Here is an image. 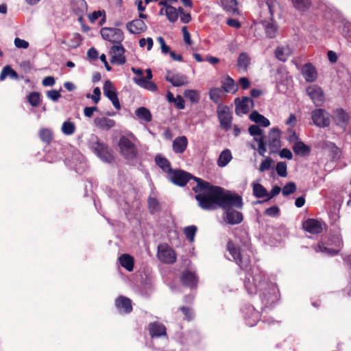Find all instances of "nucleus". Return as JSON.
Masks as SVG:
<instances>
[{
	"instance_id": "f257e3e1",
	"label": "nucleus",
	"mask_w": 351,
	"mask_h": 351,
	"mask_svg": "<svg viewBox=\"0 0 351 351\" xmlns=\"http://www.w3.org/2000/svg\"><path fill=\"white\" fill-rule=\"evenodd\" d=\"M197 186L193 188L198 194L195 199L199 206L205 210H212L218 206L228 209L231 207L241 208L243 200L240 195L230 191H224L221 188L211 186L208 182L199 178H195Z\"/></svg>"
},
{
	"instance_id": "f03ea898",
	"label": "nucleus",
	"mask_w": 351,
	"mask_h": 351,
	"mask_svg": "<svg viewBox=\"0 0 351 351\" xmlns=\"http://www.w3.org/2000/svg\"><path fill=\"white\" fill-rule=\"evenodd\" d=\"M131 70L135 75H137L133 78V81L136 85L152 92H155L157 90V85L152 81L153 75L151 69H146L145 71L147 75L145 77H143V71L142 69L132 67Z\"/></svg>"
},
{
	"instance_id": "7ed1b4c3",
	"label": "nucleus",
	"mask_w": 351,
	"mask_h": 351,
	"mask_svg": "<svg viewBox=\"0 0 351 351\" xmlns=\"http://www.w3.org/2000/svg\"><path fill=\"white\" fill-rule=\"evenodd\" d=\"M121 156L127 160H132L138 156V149L135 143L126 136H121L118 143Z\"/></svg>"
},
{
	"instance_id": "20e7f679",
	"label": "nucleus",
	"mask_w": 351,
	"mask_h": 351,
	"mask_svg": "<svg viewBox=\"0 0 351 351\" xmlns=\"http://www.w3.org/2000/svg\"><path fill=\"white\" fill-rule=\"evenodd\" d=\"M313 123L320 128L328 127L330 123V114L324 109L317 108L311 112Z\"/></svg>"
},
{
	"instance_id": "39448f33",
	"label": "nucleus",
	"mask_w": 351,
	"mask_h": 351,
	"mask_svg": "<svg viewBox=\"0 0 351 351\" xmlns=\"http://www.w3.org/2000/svg\"><path fill=\"white\" fill-rule=\"evenodd\" d=\"M157 256L160 261L167 264H172L176 260L175 252L171 247L166 244L158 245Z\"/></svg>"
},
{
	"instance_id": "423d86ee",
	"label": "nucleus",
	"mask_w": 351,
	"mask_h": 351,
	"mask_svg": "<svg viewBox=\"0 0 351 351\" xmlns=\"http://www.w3.org/2000/svg\"><path fill=\"white\" fill-rule=\"evenodd\" d=\"M248 131L250 135L254 136V141L258 143L257 151L258 154L264 156L266 152V147L264 142L263 131L256 125H251Z\"/></svg>"
},
{
	"instance_id": "0eeeda50",
	"label": "nucleus",
	"mask_w": 351,
	"mask_h": 351,
	"mask_svg": "<svg viewBox=\"0 0 351 351\" xmlns=\"http://www.w3.org/2000/svg\"><path fill=\"white\" fill-rule=\"evenodd\" d=\"M306 94L316 106H320L324 101V93L322 88L316 84L310 85L306 89Z\"/></svg>"
},
{
	"instance_id": "6e6552de",
	"label": "nucleus",
	"mask_w": 351,
	"mask_h": 351,
	"mask_svg": "<svg viewBox=\"0 0 351 351\" xmlns=\"http://www.w3.org/2000/svg\"><path fill=\"white\" fill-rule=\"evenodd\" d=\"M124 47L120 45H114L110 49V62L117 65H122L125 63L126 58Z\"/></svg>"
},
{
	"instance_id": "1a4fd4ad",
	"label": "nucleus",
	"mask_w": 351,
	"mask_h": 351,
	"mask_svg": "<svg viewBox=\"0 0 351 351\" xmlns=\"http://www.w3.org/2000/svg\"><path fill=\"white\" fill-rule=\"evenodd\" d=\"M100 32L103 38L112 43H119L123 39V32L119 29L104 27Z\"/></svg>"
},
{
	"instance_id": "9d476101",
	"label": "nucleus",
	"mask_w": 351,
	"mask_h": 351,
	"mask_svg": "<svg viewBox=\"0 0 351 351\" xmlns=\"http://www.w3.org/2000/svg\"><path fill=\"white\" fill-rule=\"evenodd\" d=\"M93 149L95 154L104 161L107 162L114 161V157L112 151L106 145L97 142L93 145Z\"/></svg>"
},
{
	"instance_id": "9b49d317",
	"label": "nucleus",
	"mask_w": 351,
	"mask_h": 351,
	"mask_svg": "<svg viewBox=\"0 0 351 351\" xmlns=\"http://www.w3.org/2000/svg\"><path fill=\"white\" fill-rule=\"evenodd\" d=\"M168 177L169 180L176 185L182 186L191 178V176L182 170L169 171Z\"/></svg>"
},
{
	"instance_id": "f8f14e48",
	"label": "nucleus",
	"mask_w": 351,
	"mask_h": 351,
	"mask_svg": "<svg viewBox=\"0 0 351 351\" xmlns=\"http://www.w3.org/2000/svg\"><path fill=\"white\" fill-rule=\"evenodd\" d=\"M160 4L164 6L161 8L159 14H165L168 20L171 23H174L175 21H176L180 13H181L183 11L182 8H181L176 9V8L171 5H167L166 1H160Z\"/></svg>"
},
{
	"instance_id": "ddd939ff",
	"label": "nucleus",
	"mask_w": 351,
	"mask_h": 351,
	"mask_svg": "<svg viewBox=\"0 0 351 351\" xmlns=\"http://www.w3.org/2000/svg\"><path fill=\"white\" fill-rule=\"evenodd\" d=\"M268 145L270 153H276L281 147L280 132L278 128H271L269 132Z\"/></svg>"
},
{
	"instance_id": "4468645a",
	"label": "nucleus",
	"mask_w": 351,
	"mask_h": 351,
	"mask_svg": "<svg viewBox=\"0 0 351 351\" xmlns=\"http://www.w3.org/2000/svg\"><path fill=\"white\" fill-rule=\"evenodd\" d=\"M104 94L112 103L114 107L119 110L121 104L117 95L116 89L110 81H106L104 85Z\"/></svg>"
},
{
	"instance_id": "2eb2a0df",
	"label": "nucleus",
	"mask_w": 351,
	"mask_h": 351,
	"mask_svg": "<svg viewBox=\"0 0 351 351\" xmlns=\"http://www.w3.org/2000/svg\"><path fill=\"white\" fill-rule=\"evenodd\" d=\"M236 113L239 115L247 114L254 106L253 100L249 97H243L242 99H237Z\"/></svg>"
},
{
	"instance_id": "dca6fc26",
	"label": "nucleus",
	"mask_w": 351,
	"mask_h": 351,
	"mask_svg": "<svg viewBox=\"0 0 351 351\" xmlns=\"http://www.w3.org/2000/svg\"><path fill=\"white\" fill-rule=\"evenodd\" d=\"M304 230L311 234H319L322 232L323 227L320 221L314 219H308L302 223Z\"/></svg>"
},
{
	"instance_id": "f3484780",
	"label": "nucleus",
	"mask_w": 351,
	"mask_h": 351,
	"mask_svg": "<svg viewBox=\"0 0 351 351\" xmlns=\"http://www.w3.org/2000/svg\"><path fill=\"white\" fill-rule=\"evenodd\" d=\"M217 112L221 126L226 130L228 129L230 127L232 121L229 108L225 106H219L218 107Z\"/></svg>"
},
{
	"instance_id": "a211bd4d",
	"label": "nucleus",
	"mask_w": 351,
	"mask_h": 351,
	"mask_svg": "<svg viewBox=\"0 0 351 351\" xmlns=\"http://www.w3.org/2000/svg\"><path fill=\"white\" fill-rule=\"evenodd\" d=\"M223 219L228 224H238L243 221V215L239 211L228 208L223 215Z\"/></svg>"
},
{
	"instance_id": "6ab92c4d",
	"label": "nucleus",
	"mask_w": 351,
	"mask_h": 351,
	"mask_svg": "<svg viewBox=\"0 0 351 351\" xmlns=\"http://www.w3.org/2000/svg\"><path fill=\"white\" fill-rule=\"evenodd\" d=\"M302 74L306 82H313L317 78L315 68L311 64H306L302 68Z\"/></svg>"
},
{
	"instance_id": "aec40b11",
	"label": "nucleus",
	"mask_w": 351,
	"mask_h": 351,
	"mask_svg": "<svg viewBox=\"0 0 351 351\" xmlns=\"http://www.w3.org/2000/svg\"><path fill=\"white\" fill-rule=\"evenodd\" d=\"M333 119L337 125L345 127L349 120L348 114L342 108H337L333 112Z\"/></svg>"
},
{
	"instance_id": "412c9836",
	"label": "nucleus",
	"mask_w": 351,
	"mask_h": 351,
	"mask_svg": "<svg viewBox=\"0 0 351 351\" xmlns=\"http://www.w3.org/2000/svg\"><path fill=\"white\" fill-rule=\"evenodd\" d=\"M165 79L173 86H181L188 83L186 76L180 74H173L171 72H167Z\"/></svg>"
},
{
	"instance_id": "4be33fe9",
	"label": "nucleus",
	"mask_w": 351,
	"mask_h": 351,
	"mask_svg": "<svg viewBox=\"0 0 351 351\" xmlns=\"http://www.w3.org/2000/svg\"><path fill=\"white\" fill-rule=\"evenodd\" d=\"M127 29L132 34H140L147 29V25L141 19H135L127 24Z\"/></svg>"
},
{
	"instance_id": "5701e85b",
	"label": "nucleus",
	"mask_w": 351,
	"mask_h": 351,
	"mask_svg": "<svg viewBox=\"0 0 351 351\" xmlns=\"http://www.w3.org/2000/svg\"><path fill=\"white\" fill-rule=\"evenodd\" d=\"M116 306L120 311L124 313H129L132 309L131 300L129 298L123 296L117 299Z\"/></svg>"
},
{
	"instance_id": "b1692460",
	"label": "nucleus",
	"mask_w": 351,
	"mask_h": 351,
	"mask_svg": "<svg viewBox=\"0 0 351 351\" xmlns=\"http://www.w3.org/2000/svg\"><path fill=\"white\" fill-rule=\"evenodd\" d=\"M188 141L185 136L176 138L173 142V149L176 153H182L187 147Z\"/></svg>"
},
{
	"instance_id": "393cba45",
	"label": "nucleus",
	"mask_w": 351,
	"mask_h": 351,
	"mask_svg": "<svg viewBox=\"0 0 351 351\" xmlns=\"http://www.w3.org/2000/svg\"><path fill=\"white\" fill-rule=\"evenodd\" d=\"M120 265L128 271L134 269V258L128 254H123L119 258Z\"/></svg>"
},
{
	"instance_id": "a878e982",
	"label": "nucleus",
	"mask_w": 351,
	"mask_h": 351,
	"mask_svg": "<svg viewBox=\"0 0 351 351\" xmlns=\"http://www.w3.org/2000/svg\"><path fill=\"white\" fill-rule=\"evenodd\" d=\"M96 127L102 130H109L114 126L115 122L112 119L106 117L97 118L94 121Z\"/></svg>"
},
{
	"instance_id": "bb28decb",
	"label": "nucleus",
	"mask_w": 351,
	"mask_h": 351,
	"mask_svg": "<svg viewBox=\"0 0 351 351\" xmlns=\"http://www.w3.org/2000/svg\"><path fill=\"white\" fill-rule=\"evenodd\" d=\"M232 159V155L230 150L226 149L223 150L217 159V165L219 167H226Z\"/></svg>"
},
{
	"instance_id": "cd10ccee",
	"label": "nucleus",
	"mask_w": 351,
	"mask_h": 351,
	"mask_svg": "<svg viewBox=\"0 0 351 351\" xmlns=\"http://www.w3.org/2000/svg\"><path fill=\"white\" fill-rule=\"evenodd\" d=\"M250 119L263 127H268L270 125L269 121L257 111H253L250 115Z\"/></svg>"
},
{
	"instance_id": "c85d7f7f",
	"label": "nucleus",
	"mask_w": 351,
	"mask_h": 351,
	"mask_svg": "<svg viewBox=\"0 0 351 351\" xmlns=\"http://www.w3.org/2000/svg\"><path fill=\"white\" fill-rule=\"evenodd\" d=\"M253 189V195L257 198L267 197H269V193L266 189L261 185L260 183L254 182L252 184Z\"/></svg>"
},
{
	"instance_id": "c756f323",
	"label": "nucleus",
	"mask_w": 351,
	"mask_h": 351,
	"mask_svg": "<svg viewBox=\"0 0 351 351\" xmlns=\"http://www.w3.org/2000/svg\"><path fill=\"white\" fill-rule=\"evenodd\" d=\"M262 24L265 29V33L267 37L271 38L276 36L278 28L272 19L269 21H264Z\"/></svg>"
},
{
	"instance_id": "7c9ffc66",
	"label": "nucleus",
	"mask_w": 351,
	"mask_h": 351,
	"mask_svg": "<svg viewBox=\"0 0 351 351\" xmlns=\"http://www.w3.org/2000/svg\"><path fill=\"white\" fill-rule=\"evenodd\" d=\"M89 21L97 23L99 25H102L106 21V12L104 10L93 12L89 15Z\"/></svg>"
},
{
	"instance_id": "2f4dec72",
	"label": "nucleus",
	"mask_w": 351,
	"mask_h": 351,
	"mask_svg": "<svg viewBox=\"0 0 351 351\" xmlns=\"http://www.w3.org/2000/svg\"><path fill=\"white\" fill-rule=\"evenodd\" d=\"M291 53L292 50L288 46L279 47L276 50V56L281 61H285Z\"/></svg>"
},
{
	"instance_id": "473e14b6",
	"label": "nucleus",
	"mask_w": 351,
	"mask_h": 351,
	"mask_svg": "<svg viewBox=\"0 0 351 351\" xmlns=\"http://www.w3.org/2000/svg\"><path fill=\"white\" fill-rule=\"evenodd\" d=\"M250 58L247 53H241L237 60V66L239 70L246 71L250 64Z\"/></svg>"
},
{
	"instance_id": "72a5a7b5",
	"label": "nucleus",
	"mask_w": 351,
	"mask_h": 351,
	"mask_svg": "<svg viewBox=\"0 0 351 351\" xmlns=\"http://www.w3.org/2000/svg\"><path fill=\"white\" fill-rule=\"evenodd\" d=\"M182 282L187 286L193 287L197 283V278L194 273L189 271H184L181 277Z\"/></svg>"
},
{
	"instance_id": "f704fd0d",
	"label": "nucleus",
	"mask_w": 351,
	"mask_h": 351,
	"mask_svg": "<svg viewBox=\"0 0 351 351\" xmlns=\"http://www.w3.org/2000/svg\"><path fill=\"white\" fill-rule=\"evenodd\" d=\"M149 332L152 337L162 336L166 334V328L162 324L154 323L149 326Z\"/></svg>"
},
{
	"instance_id": "c9c22d12",
	"label": "nucleus",
	"mask_w": 351,
	"mask_h": 351,
	"mask_svg": "<svg viewBox=\"0 0 351 351\" xmlns=\"http://www.w3.org/2000/svg\"><path fill=\"white\" fill-rule=\"evenodd\" d=\"M223 88L228 93H234L238 87L236 82L230 77H226L223 81Z\"/></svg>"
},
{
	"instance_id": "e433bc0d",
	"label": "nucleus",
	"mask_w": 351,
	"mask_h": 351,
	"mask_svg": "<svg viewBox=\"0 0 351 351\" xmlns=\"http://www.w3.org/2000/svg\"><path fill=\"white\" fill-rule=\"evenodd\" d=\"M293 149L295 154L301 156L307 155L310 152V148L301 141L295 142Z\"/></svg>"
},
{
	"instance_id": "4c0bfd02",
	"label": "nucleus",
	"mask_w": 351,
	"mask_h": 351,
	"mask_svg": "<svg viewBox=\"0 0 351 351\" xmlns=\"http://www.w3.org/2000/svg\"><path fill=\"white\" fill-rule=\"evenodd\" d=\"M39 137L46 144H50L53 141V132L50 129L42 128L39 131Z\"/></svg>"
},
{
	"instance_id": "58836bf2",
	"label": "nucleus",
	"mask_w": 351,
	"mask_h": 351,
	"mask_svg": "<svg viewBox=\"0 0 351 351\" xmlns=\"http://www.w3.org/2000/svg\"><path fill=\"white\" fill-rule=\"evenodd\" d=\"M183 95L186 99H187L192 103L197 104L199 101V93L196 90L187 89L184 90Z\"/></svg>"
},
{
	"instance_id": "ea45409f",
	"label": "nucleus",
	"mask_w": 351,
	"mask_h": 351,
	"mask_svg": "<svg viewBox=\"0 0 351 351\" xmlns=\"http://www.w3.org/2000/svg\"><path fill=\"white\" fill-rule=\"evenodd\" d=\"M7 76L16 79L18 77V73L12 69L10 65L5 66L0 74V81H3Z\"/></svg>"
},
{
	"instance_id": "a19ab883",
	"label": "nucleus",
	"mask_w": 351,
	"mask_h": 351,
	"mask_svg": "<svg viewBox=\"0 0 351 351\" xmlns=\"http://www.w3.org/2000/svg\"><path fill=\"white\" fill-rule=\"evenodd\" d=\"M27 101L33 107H38L41 102V94L39 92H31L27 96Z\"/></svg>"
},
{
	"instance_id": "79ce46f5",
	"label": "nucleus",
	"mask_w": 351,
	"mask_h": 351,
	"mask_svg": "<svg viewBox=\"0 0 351 351\" xmlns=\"http://www.w3.org/2000/svg\"><path fill=\"white\" fill-rule=\"evenodd\" d=\"M135 114L138 119L144 120L147 122L150 121L152 119V114L150 111L145 107H141L136 109Z\"/></svg>"
},
{
	"instance_id": "37998d69",
	"label": "nucleus",
	"mask_w": 351,
	"mask_h": 351,
	"mask_svg": "<svg viewBox=\"0 0 351 351\" xmlns=\"http://www.w3.org/2000/svg\"><path fill=\"white\" fill-rule=\"evenodd\" d=\"M224 9L232 14L238 13L237 3L236 0H222Z\"/></svg>"
},
{
	"instance_id": "c03bdc74",
	"label": "nucleus",
	"mask_w": 351,
	"mask_h": 351,
	"mask_svg": "<svg viewBox=\"0 0 351 351\" xmlns=\"http://www.w3.org/2000/svg\"><path fill=\"white\" fill-rule=\"evenodd\" d=\"M228 250L230 254L232 256L234 260L239 264H241V259L240 258V251L232 241H229L228 243Z\"/></svg>"
},
{
	"instance_id": "a18cd8bd",
	"label": "nucleus",
	"mask_w": 351,
	"mask_h": 351,
	"mask_svg": "<svg viewBox=\"0 0 351 351\" xmlns=\"http://www.w3.org/2000/svg\"><path fill=\"white\" fill-rule=\"evenodd\" d=\"M278 3L275 0H267L264 5V8L267 9L270 14L271 19H272L274 13L278 10Z\"/></svg>"
},
{
	"instance_id": "49530a36",
	"label": "nucleus",
	"mask_w": 351,
	"mask_h": 351,
	"mask_svg": "<svg viewBox=\"0 0 351 351\" xmlns=\"http://www.w3.org/2000/svg\"><path fill=\"white\" fill-rule=\"evenodd\" d=\"M156 164L164 171L169 173L171 171L169 162L165 158L157 156L155 158Z\"/></svg>"
},
{
	"instance_id": "de8ad7c7",
	"label": "nucleus",
	"mask_w": 351,
	"mask_h": 351,
	"mask_svg": "<svg viewBox=\"0 0 351 351\" xmlns=\"http://www.w3.org/2000/svg\"><path fill=\"white\" fill-rule=\"evenodd\" d=\"M293 6L300 11H305L311 6L309 0H291Z\"/></svg>"
},
{
	"instance_id": "09e8293b",
	"label": "nucleus",
	"mask_w": 351,
	"mask_h": 351,
	"mask_svg": "<svg viewBox=\"0 0 351 351\" xmlns=\"http://www.w3.org/2000/svg\"><path fill=\"white\" fill-rule=\"evenodd\" d=\"M75 127L73 122L66 121L62 125V132L66 135H71L75 132Z\"/></svg>"
},
{
	"instance_id": "8fccbe9b",
	"label": "nucleus",
	"mask_w": 351,
	"mask_h": 351,
	"mask_svg": "<svg viewBox=\"0 0 351 351\" xmlns=\"http://www.w3.org/2000/svg\"><path fill=\"white\" fill-rule=\"evenodd\" d=\"M197 232V227L195 226H187L184 229V232L186 238L191 241H194V237Z\"/></svg>"
},
{
	"instance_id": "3c124183",
	"label": "nucleus",
	"mask_w": 351,
	"mask_h": 351,
	"mask_svg": "<svg viewBox=\"0 0 351 351\" xmlns=\"http://www.w3.org/2000/svg\"><path fill=\"white\" fill-rule=\"evenodd\" d=\"M327 147L328 149V151L332 154V157L334 158H339L341 155V150L340 148L337 147L334 143H329L327 145Z\"/></svg>"
},
{
	"instance_id": "603ef678",
	"label": "nucleus",
	"mask_w": 351,
	"mask_h": 351,
	"mask_svg": "<svg viewBox=\"0 0 351 351\" xmlns=\"http://www.w3.org/2000/svg\"><path fill=\"white\" fill-rule=\"evenodd\" d=\"M222 95V90L219 88H213L209 93L210 99L215 103H217Z\"/></svg>"
},
{
	"instance_id": "864d4df0",
	"label": "nucleus",
	"mask_w": 351,
	"mask_h": 351,
	"mask_svg": "<svg viewBox=\"0 0 351 351\" xmlns=\"http://www.w3.org/2000/svg\"><path fill=\"white\" fill-rule=\"evenodd\" d=\"M296 191V185L294 182L287 183L282 189V195L285 196L293 193Z\"/></svg>"
},
{
	"instance_id": "5fc2aeb1",
	"label": "nucleus",
	"mask_w": 351,
	"mask_h": 351,
	"mask_svg": "<svg viewBox=\"0 0 351 351\" xmlns=\"http://www.w3.org/2000/svg\"><path fill=\"white\" fill-rule=\"evenodd\" d=\"M274 163V160L271 158L267 157L263 160L258 169L261 172L269 170L273 166Z\"/></svg>"
},
{
	"instance_id": "6e6d98bb",
	"label": "nucleus",
	"mask_w": 351,
	"mask_h": 351,
	"mask_svg": "<svg viewBox=\"0 0 351 351\" xmlns=\"http://www.w3.org/2000/svg\"><path fill=\"white\" fill-rule=\"evenodd\" d=\"M276 172L278 176L281 177H286L287 175V164L285 162H279L276 165Z\"/></svg>"
},
{
	"instance_id": "4d7b16f0",
	"label": "nucleus",
	"mask_w": 351,
	"mask_h": 351,
	"mask_svg": "<svg viewBox=\"0 0 351 351\" xmlns=\"http://www.w3.org/2000/svg\"><path fill=\"white\" fill-rule=\"evenodd\" d=\"M61 90L62 88H60L59 90L52 89L48 90L46 93V95L49 99L52 100L53 101H57L61 97V95L60 93Z\"/></svg>"
},
{
	"instance_id": "13d9d810",
	"label": "nucleus",
	"mask_w": 351,
	"mask_h": 351,
	"mask_svg": "<svg viewBox=\"0 0 351 351\" xmlns=\"http://www.w3.org/2000/svg\"><path fill=\"white\" fill-rule=\"evenodd\" d=\"M153 40L151 38H141L139 40V45L141 47H144L145 45H147V49L148 51L151 50L152 46H153Z\"/></svg>"
},
{
	"instance_id": "bf43d9fd",
	"label": "nucleus",
	"mask_w": 351,
	"mask_h": 351,
	"mask_svg": "<svg viewBox=\"0 0 351 351\" xmlns=\"http://www.w3.org/2000/svg\"><path fill=\"white\" fill-rule=\"evenodd\" d=\"M14 45L17 48L27 49L29 47V43L19 38L14 39Z\"/></svg>"
},
{
	"instance_id": "052dcab7",
	"label": "nucleus",
	"mask_w": 351,
	"mask_h": 351,
	"mask_svg": "<svg viewBox=\"0 0 351 351\" xmlns=\"http://www.w3.org/2000/svg\"><path fill=\"white\" fill-rule=\"evenodd\" d=\"M280 210L278 206H272L265 210V213L271 217H276L278 215Z\"/></svg>"
},
{
	"instance_id": "680f3d73",
	"label": "nucleus",
	"mask_w": 351,
	"mask_h": 351,
	"mask_svg": "<svg viewBox=\"0 0 351 351\" xmlns=\"http://www.w3.org/2000/svg\"><path fill=\"white\" fill-rule=\"evenodd\" d=\"M149 206L152 212H155L158 210L159 205L156 199L151 197L149 199Z\"/></svg>"
},
{
	"instance_id": "e2e57ef3",
	"label": "nucleus",
	"mask_w": 351,
	"mask_h": 351,
	"mask_svg": "<svg viewBox=\"0 0 351 351\" xmlns=\"http://www.w3.org/2000/svg\"><path fill=\"white\" fill-rule=\"evenodd\" d=\"M182 33H183V38L186 44L188 45H192V40L191 39V36L189 32L187 31L186 27H183L182 29Z\"/></svg>"
},
{
	"instance_id": "0e129e2a",
	"label": "nucleus",
	"mask_w": 351,
	"mask_h": 351,
	"mask_svg": "<svg viewBox=\"0 0 351 351\" xmlns=\"http://www.w3.org/2000/svg\"><path fill=\"white\" fill-rule=\"evenodd\" d=\"M56 80L53 76H47L42 81V84L44 86H52L55 84Z\"/></svg>"
},
{
	"instance_id": "69168bd1",
	"label": "nucleus",
	"mask_w": 351,
	"mask_h": 351,
	"mask_svg": "<svg viewBox=\"0 0 351 351\" xmlns=\"http://www.w3.org/2000/svg\"><path fill=\"white\" fill-rule=\"evenodd\" d=\"M158 41L160 45V48L164 53H167L169 51V47L165 44V40L162 37L159 36L157 38Z\"/></svg>"
},
{
	"instance_id": "338daca9",
	"label": "nucleus",
	"mask_w": 351,
	"mask_h": 351,
	"mask_svg": "<svg viewBox=\"0 0 351 351\" xmlns=\"http://www.w3.org/2000/svg\"><path fill=\"white\" fill-rule=\"evenodd\" d=\"M173 102L175 103L176 104V106L178 108V109H184L185 106H184V99H182V97L180 95L177 96L175 99V100L173 101Z\"/></svg>"
},
{
	"instance_id": "774afa93",
	"label": "nucleus",
	"mask_w": 351,
	"mask_h": 351,
	"mask_svg": "<svg viewBox=\"0 0 351 351\" xmlns=\"http://www.w3.org/2000/svg\"><path fill=\"white\" fill-rule=\"evenodd\" d=\"M99 53L95 48L89 49V60H94L99 58Z\"/></svg>"
}]
</instances>
